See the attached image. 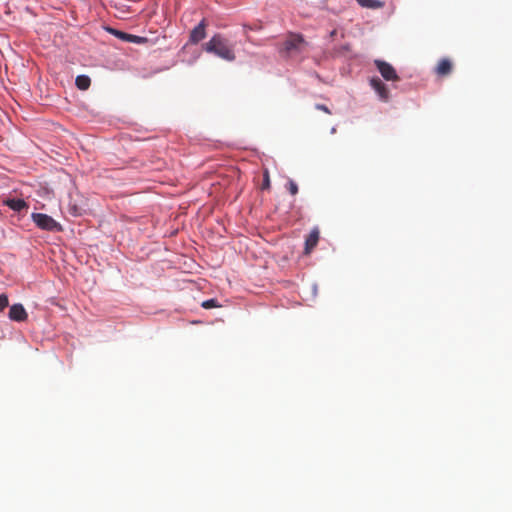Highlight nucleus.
<instances>
[{
	"mask_svg": "<svg viewBox=\"0 0 512 512\" xmlns=\"http://www.w3.org/2000/svg\"><path fill=\"white\" fill-rule=\"evenodd\" d=\"M371 87L376 91L382 101L387 102L390 98L388 87L378 77H373L370 80Z\"/></svg>",
	"mask_w": 512,
	"mask_h": 512,
	"instance_id": "obj_6",
	"label": "nucleus"
},
{
	"mask_svg": "<svg viewBox=\"0 0 512 512\" xmlns=\"http://www.w3.org/2000/svg\"><path fill=\"white\" fill-rule=\"evenodd\" d=\"M75 84L80 90H87L90 87L91 80L86 75H79L76 77Z\"/></svg>",
	"mask_w": 512,
	"mask_h": 512,
	"instance_id": "obj_13",
	"label": "nucleus"
},
{
	"mask_svg": "<svg viewBox=\"0 0 512 512\" xmlns=\"http://www.w3.org/2000/svg\"><path fill=\"white\" fill-rule=\"evenodd\" d=\"M374 64H375L376 68L378 69V71L380 72L381 76L386 81L394 82V81L399 80V76H398L395 68L390 63L383 61V60H375Z\"/></svg>",
	"mask_w": 512,
	"mask_h": 512,
	"instance_id": "obj_3",
	"label": "nucleus"
},
{
	"mask_svg": "<svg viewBox=\"0 0 512 512\" xmlns=\"http://www.w3.org/2000/svg\"><path fill=\"white\" fill-rule=\"evenodd\" d=\"M330 35H331V37L335 36L336 35V30H333Z\"/></svg>",
	"mask_w": 512,
	"mask_h": 512,
	"instance_id": "obj_20",
	"label": "nucleus"
},
{
	"mask_svg": "<svg viewBox=\"0 0 512 512\" xmlns=\"http://www.w3.org/2000/svg\"><path fill=\"white\" fill-rule=\"evenodd\" d=\"M270 187V178L268 171H265L264 173V179L262 183V189H268Z\"/></svg>",
	"mask_w": 512,
	"mask_h": 512,
	"instance_id": "obj_17",
	"label": "nucleus"
},
{
	"mask_svg": "<svg viewBox=\"0 0 512 512\" xmlns=\"http://www.w3.org/2000/svg\"><path fill=\"white\" fill-rule=\"evenodd\" d=\"M202 49L227 62H233L236 59L235 45L221 33L214 34L202 45Z\"/></svg>",
	"mask_w": 512,
	"mask_h": 512,
	"instance_id": "obj_1",
	"label": "nucleus"
},
{
	"mask_svg": "<svg viewBox=\"0 0 512 512\" xmlns=\"http://www.w3.org/2000/svg\"><path fill=\"white\" fill-rule=\"evenodd\" d=\"M32 220L42 230L46 231H61V225L54 220L51 216L43 213H33Z\"/></svg>",
	"mask_w": 512,
	"mask_h": 512,
	"instance_id": "obj_2",
	"label": "nucleus"
},
{
	"mask_svg": "<svg viewBox=\"0 0 512 512\" xmlns=\"http://www.w3.org/2000/svg\"><path fill=\"white\" fill-rule=\"evenodd\" d=\"M208 26L207 20L203 18L199 24L194 27L189 35V43L190 44H198L200 41L205 39L206 37V28Z\"/></svg>",
	"mask_w": 512,
	"mask_h": 512,
	"instance_id": "obj_5",
	"label": "nucleus"
},
{
	"mask_svg": "<svg viewBox=\"0 0 512 512\" xmlns=\"http://www.w3.org/2000/svg\"><path fill=\"white\" fill-rule=\"evenodd\" d=\"M9 304L8 297L5 294L0 295V312H2Z\"/></svg>",
	"mask_w": 512,
	"mask_h": 512,
	"instance_id": "obj_16",
	"label": "nucleus"
},
{
	"mask_svg": "<svg viewBox=\"0 0 512 512\" xmlns=\"http://www.w3.org/2000/svg\"><path fill=\"white\" fill-rule=\"evenodd\" d=\"M5 203L10 209L17 212L28 208L27 203L23 199H8Z\"/></svg>",
	"mask_w": 512,
	"mask_h": 512,
	"instance_id": "obj_11",
	"label": "nucleus"
},
{
	"mask_svg": "<svg viewBox=\"0 0 512 512\" xmlns=\"http://www.w3.org/2000/svg\"><path fill=\"white\" fill-rule=\"evenodd\" d=\"M217 301L215 299H209L202 303V307L205 309H210L214 307H218Z\"/></svg>",
	"mask_w": 512,
	"mask_h": 512,
	"instance_id": "obj_15",
	"label": "nucleus"
},
{
	"mask_svg": "<svg viewBox=\"0 0 512 512\" xmlns=\"http://www.w3.org/2000/svg\"><path fill=\"white\" fill-rule=\"evenodd\" d=\"M8 317L10 320L15 322H24L28 318V314L24 308V306L20 303L13 304L8 313Z\"/></svg>",
	"mask_w": 512,
	"mask_h": 512,
	"instance_id": "obj_7",
	"label": "nucleus"
},
{
	"mask_svg": "<svg viewBox=\"0 0 512 512\" xmlns=\"http://www.w3.org/2000/svg\"><path fill=\"white\" fill-rule=\"evenodd\" d=\"M358 4L368 9H380L384 6V2L380 0H357Z\"/></svg>",
	"mask_w": 512,
	"mask_h": 512,
	"instance_id": "obj_12",
	"label": "nucleus"
},
{
	"mask_svg": "<svg viewBox=\"0 0 512 512\" xmlns=\"http://www.w3.org/2000/svg\"><path fill=\"white\" fill-rule=\"evenodd\" d=\"M70 211H71V213H72L74 216L80 215V211H79V209H78L76 206H72V207L70 208Z\"/></svg>",
	"mask_w": 512,
	"mask_h": 512,
	"instance_id": "obj_19",
	"label": "nucleus"
},
{
	"mask_svg": "<svg viewBox=\"0 0 512 512\" xmlns=\"http://www.w3.org/2000/svg\"><path fill=\"white\" fill-rule=\"evenodd\" d=\"M315 108L318 109V110H321L327 114H331V111L330 109L326 106V105H323V104H316L315 105Z\"/></svg>",
	"mask_w": 512,
	"mask_h": 512,
	"instance_id": "obj_18",
	"label": "nucleus"
},
{
	"mask_svg": "<svg viewBox=\"0 0 512 512\" xmlns=\"http://www.w3.org/2000/svg\"><path fill=\"white\" fill-rule=\"evenodd\" d=\"M319 241V230L318 228H314L311 230L309 235L305 239V254H310L311 251L317 246Z\"/></svg>",
	"mask_w": 512,
	"mask_h": 512,
	"instance_id": "obj_8",
	"label": "nucleus"
},
{
	"mask_svg": "<svg viewBox=\"0 0 512 512\" xmlns=\"http://www.w3.org/2000/svg\"><path fill=\"white\" fill-rule=\"evenodd\" d=\"M306 42L302 35L300 34H290L288 38L284 42V50L286 52H293L302 51L303 47L305 46Z\"/></svg>",
	"mask_w": 512,
	"mask_h": 512,
	"instance_id": "obj_4",
	"label": "nucleus"
},
{
	"mask_svg": "<svg viewBox=\"0 0 512 512\" xmlns=\"http://www.w3.org/2000/svg\"><path fill=\"white\" fill-rule=\"evenodd\" d=\"M287 189L291 195H296L298 193V186L293 180H289L287 184Z\"/></svg>",
	"mask_w": 512,
	"mask_h": 512,
	"instance_id": "obj_14",
	"label": "nucleus"
},
{
	"mask_svg": "<svg viewBox=\"0 0 512 512\" xmlns=\"http://www.w3.org/2000/svg\"><path fill=\"white\" fill-rule=\"evenodd\" d=\"M111 32L117 36L118 38L122 39V40H125L127 42H132V43H141L143 41V38L139 37V36H136V35H132V34H128V33H125V32H122V31H118V30H113L111 29Z\"/></svg>",
	"mask_w": 512,
	"mask_h": 512,
	"instance_id": "obj_10",
	"label": "nucleus"
},
{
	"mask_svg": "<svg viewBox=\"0 0 512 512\" xmlns=\"http://www.w3.org/2000/svg\"><path fill=\"white\" fill-rule=\"evenodd\" d=\"M452 67V62L447 58H443L438 62L435 72L438 76L445 77L451 73Z\"/></svg>",
	"mask_w": 512,
	"mask_h": 512,
	"instance_id": "obj_9",
	"label": "nucleus"
}]
</instances>
